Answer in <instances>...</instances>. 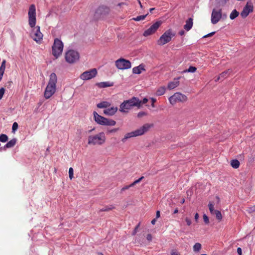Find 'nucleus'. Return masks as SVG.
Wrapping results in <instances>:
<instances>
[{
	"label": "nucleus",
	"mask_w": 255,
	"mask_h": 255,
	"mask_svg": "<svg viewBox=\"0 0 255 255\" xmlns=\"http://www.w3.org/2000/svg\"><path fill=\"white\" fill-rule=\"evenodd\" d=\"M118 111L117 107H112L108 109H106L104 110V113L106 115L108 116H113Z\"/></svg>",
	"instance_id": "a211bd4d"
},
{
	"label": "nucleus",
	"mask_w": 255,
	"mask_h": 255,
	"mask_svg": "<svg viewBox=\"0 0 255 255\" xmlns=\"http://www.w3.org/2000/svg\"><path fill=\"white\" fill-rule=\"evenodd\" d=\"M160 216V213L159 211H157L156 214V218H158Z\"/></svg>",
	"instance_id": "6e6d98bb"
},
{
	"label": "nucleus",
	"mask_w": 255,
	"mask_h": 255,
	"mask_svg": "<svg viewBox=\"0 0 255 255\" xmlns=\"http://www.w3.org/2000/svg\"><path fill=\"white\" fill-rule=\"evenodd\" d=\"M218 3L220 5H225L229 0H218Z\"/></svg>",
	"instance_id": "a18cd8bd"
},
{
	"label": "nucleus",
	"mask_w": 255,
	"mask_h": 255,
	"mask_svg": "<svg viewBox=\"0 0 255 255\" xmlns=\"http://www.w3.org/2000/svg\"><path fill=\"white\" fill-rule=\"evenodd\" d=\"M139 226H140V223H138V224L136 226V227H135V228H134V230H133V232H132V235L133 236L135 235L136 234L137 231V229H138V228L139 227Z\"/></svg>",
	"instance_id": "c03bdc74"
},
{
	"label": "nucleus",
	"mask_w": 255,
	"mask_h": 255,
	"mask_svg": "<svg viewBox=\"0 0 255 255\" xmlns=\"http://www.w3.org/2000/svg\"><path fill=\"white\" fill-rule=\"evenodd\" d=\"M151 102H152L151 106L152 108H154L155 107L154 103L156 102V100L155 98H151Z\"/></svg>",
	"instance_id": "8fccbe9b"
},
{
	"label": "nucleus",
	"mask_w": 255,
	"mask_h": 255,
	"mask_svg": "<svg viewBox=\"0 0 255 255\" xmlns=\"http://www.w3.org/2000/svg\"><path fill=\"white\" fill-rule=\"evenodd\" d=\"M138 0V2L139 4V5H140V7L142 8V5L140 1V0Z\"/></svg>",
	"instance_id": "e2e57ef3"
},
{
	"label": "nucleus",
	"mask_w": 255,
	"mask_h": 255,
	"mask_svg": "<svg viewBox=\"0 0 255 255\" xmlns=\"http://www.w3.org/2000/svg\"><path fill=\"white\" fill-rule=\"evenodd\" d=\"M63 50V42L58 38L55 39L54 41V43L52 47V51L53 55L56 58H57L60 55H61Z\"/></svg>",
	"instance_id": "423d86ee"
},
{
	"label": "nucleus",
	"mask_w": 255,
	"mask_h": 255,
	"mask_svg": "<svg viewBox=\"0 0 255 255\" xmlns=\"http://www.w3.org/2000/svg\"><path fill=\"white\" fill-rule=\"evenodd\" d=\"M184 34V31L183 30H182L179 32V34L180 35H183Z\"/></svg>",
	"instance_id": "680f3d73"
},
{
	"label": "nucleus",
	"mask_w": 255,
	"mask_h": 255,
	"mask_svg": "<svg viewBox=\"0 0 255 255\" xmlns=\"http://www.w3.org/2000/svg\"><path fill=\"white\" fill-rule=\"evenodd\" d=\"M171 255H180V253L176 251H172L171 253Z\"/></svg>",
	"instance_id": "864d4df0"
},
{
	"label": "nucleus",
	"mask_w": 255,
	"mask_h": 255,
	"mask_svg": "<svg viewBox=\"0 0 255 255\" xmlns=\"http://www.w3.org/2000/svg\"><path fill=\"white\" fill-rule=\"evenodd\" d=\"M253 5L251 3H249V2H248L241 13V16L243 18L246 17L251 12L253 11Z\"/></svg>",
	"instance_id": "f3484780"
},
{
	"label": "nucleus",
	"mask_w": 255,
	"mask_h": 255,
	"mask_svg": "<svg viewBox=\"0 0 255 255\" xmlns=\"http://www.w3.org/2000/svg\"><path fill=\"white\" fill-rule=\"evenodd\" d=\"M240 164V162L237 159H233L231 161V165L232 167L235 169L239 168Z\"/></svg>",
	"instance_id": "bb28decb"
},
{
	"label": "nucleus",
	"mask_w": 255,
	"mask_h": 255,
	"mask_svg": "<svg viewBox=\"0 0 255 255\" xmlns=\"http://www.w3.org/2000/svg\"><path fill=\"white\" fill-rule=\"evenodd\" d=\"M147 115V114L144 112H140L137 114V117L139 118H142V117Z\"/></svg>",
	"instance_id": "37998d69"
},
{
	"label": "nucleus",
	"mask_w": 255,
	"mask_h": 255,
	"mask_svg": "<svg viewBox=\"0 0 255 255\" xmlns=\"http://www.w3.org/2000/svg\"><path fill=\"white\" fill-rule=\"evenodd\" d=\"M16 143V139L15 138H13L6 143V144L4 146L3 148H11L15 145Z\"/></svg>",
	"instance_id": "b1692460"
},
{
	"label": "nucleus",
	"mask_w": 255,
	"mask_h": 255,
	"mask_svg": "<svg viewBox=\"0 0 255 255\" xmlns=\"http://www.w3.org/2000/svg\"><path fill=\"white\" fill-rule=\"evenodd\" d=\"M106 137L104 132H100L94 135H90L88 137V143L89 145H101L105 143Z\"/></svg>",
	"instance_id": "20e7f679"
},
{
	"label": "nucleus",
	"mask_w": 255,
	"mask_h": 255,
	"mask_svg": "<svg viewBox=\"0 0 255 255\" xmlns=\"http://www.w3.org/2000/svg\"><path fill=\"white\" fill-rule=\"evenodd\" d=\"M115 207L113 205H110L108 206H105L104 208L99 210V212H108L114 209Z\"/></svg>",
	"instance_id": "cd10ccee"
},
{
	"label": "nucleus",
	"mask_w": 255,
	"mask_h": 255,
	"mask_svg": "<svg viewBox=\"0 0 255 255\" xmlns=\"http://www.w3.org/2000/svg\"><path fill=\"white\" fill-rule=\"evenodd\" d=\"M152 239V237L151 235L150 234H148L146 237V239L147 240V241H148L149 242H150V241H151Z\"/></svg>",
	"instance_id": "603ef678"
},
{
	"label": "nucleus",
	"mask_w": 255,
	"mask_h": 255,
	"mask_svg": "<svg viewBox=\"0 0 255 255\" xmlns=\"http://www.w3.org/2000/svg\"><path fill=\"white\" fill-rule=\"evenodd\" d=\"M80 58L79 53L76 50H69L65 54V59L67 62L73 64L77 62Z\"/></svg>",
	"instance_id": "0eeeda50"
},
{
	"label": "nucleus",
	"mask_w": 255,
	"mask_h": 255,
	"mask_svg": "<svg viewBox=\"0 0 255 255\" xmlns=\"http://www.w3.org/2000/svg\"><path fill=\"white\" fill-rule=\"evenodd\" d=\"M232 72V70L231 69H228L227 70H226L221 73L220 75L217 78V79L215 80V81H218L220 79H225L230 74V73Z\"/></svg>",
	"instance_id": "6ab92c4d"
},
{
	"label": "nucleus",
	"mask_w": 255,
	"mask_h": 255,
	"mask_svg": "<svg viewBox=\"0 0 255 255\" xmlns=\"http://www.w3.org/2000/svg\"><path fill=\"white\" fill-rule=\"evenodd\" d=\"M161 21H157L150 26V27L144 31L143 35L144 36H148L154 33L159 26L161 25Z\"/></svg>",
	"instance_id": "4468645a"
},
{
	"label": "nucleus",
	"mask_w": 255,
	"mask_h": 255,
	"mask_svg": "<svg viewBox=\"0 0 255 255\" xmlns=\"http://www.w3.org/2000/svg\"><path fill=\"white\" fill-rule=\"evenodd\" d=\"M201 249V244L197 243L193 246V250L195 252H199Z\"/></svg>",
	"instance_id": "2f4dec72"
},
{
	"label": "nucleus",
	"mask_w": 255,
	"mask_h": 255,
	"mask_svg": "<svg viewBox=\"0 0 255 255\" xmlns=\"http://www.w3.org/2000/svg\"><path fill=\"white\" fill-rule=\"evenodd\" d=\"M209 210L212 214H214V211H216L215 210H214V205L213 202H210L208 205Z\"/></svg>",
	"instance_id": "f704fd0d"
},
{
	"label": "nucleus",
	"mask_w": 255,
	"mask_h": 255,
	"mask_svg": "<svg viewBox=\"0 0 255 255\" xmlns=\"http://www.w3.org/2000/svg\"><path fill=\"white\" fill-rule=\"evenodd\" d=\"M131 186H130V185H127V186H125V187H123L122 189H121V192H123V191H125L126 190H128V189L130 187H131Z\"/></svg>",
	"instance_id": "de8ad7c7"
},
{
	"label": "nucleus",
	"mask_w": 255,
	"mask_h": 255,
	"mask_svg": "<svg viewBox=\"0 0 255 255\" xmlns=\"http://www.w3.org/2000/svg\"><path fill=\"white\" fill-rule=\"evenodd\" d=\"M185 221L188 226H190L191 225V221L190 219L186 218L185 219Z\"/></svg>",
	"instance_id": "3c124183"
},
{
	"label": "nucleus",
	"mask_w": 255,
	"mask_h": 255,
	"mask_svg": "<svg viewBox=\"0 0 255 255\" xmlns=\"http://www.w3.org/2000/svg\"><path fill=\"white\" fill-rule=\"evenodd\" d=\"M193 24V19L192 18H189L186 21V24L184 26V29L187 31H189L192 27Z\"/></svg>",
	"instance_id": "4be33fe9"
},
{
	"label": "nucleus",
	"mask_w": 255,
	"mask_h": 255,
	"mask_svg": "<svg viewBox=\"0 0 255 255\" xmlns=\"http://www.w3.org/2000/svg\"><path fill=\"white\" fill-rule=\"evenodd\" d=\"M214 214H215L216 218L219 220V221H221L222 220V215L220 211L216 210V211H214Z\"/></svg>",
	"instance_id": "7c9ffc66"
},
{
	"label": "nucleus",
	"mask_w": 255,
	"mask_h": 255,
	"mask_svg": "<svg viewBox=\"0 0 255 255\" xmlns=\"http://www.w3.org/2000/svg\"><path fill=\"white\" fill-rule=\"evenodd\" d=\"M97 255H103V253H100V252H99V253H97Z\"/></svg>",
	"instance_id": "774afa93"
},
{
	"label": "nucleus",
	"mask_w": 255,
	"mask_h": 255,
	"mask_svg": "<svg viewBox=\"0 0 255 255\" xmlns=\"http://www.w3.org/2000/svg\"><path fill=\"white\" fill-rule=\"evenodd\" d=\"M203 220H204V222H205V223L206 224H208L209 223V218H208V217L206 215H205V214H204V215H203Z\"/></svg>",
	"instance_id": "a19ab883"
},
{
	"label": "nucleus",
	"mask_w": 255,
	"mask_h": 255,
	"mask_svg": "<svg viewBox=\"0 0 255 255\" xmlns=\"http://www.w3.org/2000/svg\"><path fill=\"white\" fill-rule=\"evenodd\" d=\"M187 100V97L186 95L179 92L175 93L173 95L169 98L170 103L174 105L178 102H185Z\"/></svg>",
	"instance_id": "9d476101"
},
{
	"label": "nucleus",
	"mask_w": 255,
	"mask_h": 255,
	"mask_svg": "<svg viewBox=\"0 0 255 255\" xmlns=\"http://www.w3.org/2000/svg\"><path fill=\"white\" fill-rule=\"evenodd\" d=\"M247 211L250 213L255 212V205L249 207Z\"/></svg>",
	"instance_id": "ea45409f"
},
{
	"label": "nucleus",
	"mask_w": 255,
	"mask_h": 255,
	"mask_svg": "<svg viewBox=\"0 0 255 255\" xmlns=\"http://www.w3.org/2000/svg\"><path fill=\"white\" fill-rule=\"evenodd\" d=\"M185 202V199H182L181 201V204H183Z\"/></svg>",
	"instance_id": "69168bd1"
},
{
	"label": "nucleus",
	"mask_w": 255,
	"mask_h": 255,
	"mask_svg": "<svg viewBox=\"0 0 255 255\" xmlns=\"http://www.w3.org/2000/svg\"><path fill=\"white\" fill-rule=\"evenodd\" d=\"M57 81V78L55 73H51L44 93V96L46 99H49L55 93Z\"/></svg>",
	"instance_id": "f257e3e1"
},
{
	"label": "nucleus",
	"mask_w": 255,
	"mask_h": 255,
	"mask_svg": "<svg viewBox=\"0 0 255 255\" xmlns=\"http://www.w3.org/2000/svg\"><path fill=\"white\" fill-rule=\"evenodd\" d=\"M140 103L139 104V108L141 107L142 104H144L148 102V99L146 98H144L142 101L139 100Z\"/></svg>",
	"instance_id": "79ce46f5"
},
{
	"label": "nucleus",
	"mask_w": 255,
	"mask_h": 255,
	"mask_svg": "<svg viewBox=\"0 0 255 255\" xmlns=\"http://www.w3.org/2000/svg\"><path fill=\"white\" fill-rule=\"evenodd\" d=\"M110 12V8L105 5L99 6L96 10L95 15L97 18H101L103 16L109 14Z\"/></svg>",
	"instance_id": "f8f14e48"
},
{
	"label": "nucleus",
	"mask_w": 255,
	"mask_h": 255,
	"mask_svg": "<svg viewBox=\"0 0 255 255\" xmlns=\"http://www.w3.org/2000/svg\"><path fill=\"white\" fill-rule=\"evenodd\" d=\"M18 124L16 122H14L12 127V132H15V130H16L18 128Z\"/></svg>",
	"instance_id": "4c0bfd02"
},
{
	"label": "nucleus",
	"mask_w": 255,
	"mask_h": 255,
	"mask_svg": "<svg viewBox=\"0 0 255 255\" xmlns=\"http://www.w3.org/2000/svg\"><path fill=\"white\" fill-rule=\"evenodd\" d=\"M97 74V69L93 68L83 72L80 75V78L83 80H89L96 77Z\"/></svg>",
	"instance_id": "ddd939ff"
},
{
	"label": "nucleus",
	"mask_w": 255,
	"mask_h": 255,
	"mask_svg": "<svg viewBox=\"0 0 255 255\" xmlns=\"http://www.w3.org/2000/svg\"><path fill=\"white\" fill-rule=\"evenodd\" d=\"M99 88H103L108 87H111L113 86V83H110L109 82H102L100 83H97L96 84Z\"/></svg>",
	"instance_id": "5701e85b"
},
{
	"label": "nucleus",
	"mask_w": 255,
	"mask_h": 255,
	"mask_svg": "<svg viewBox=\"0 0 255 255\" xmlns=\"http://www.w3.org/2000/svg\"><path fill=\"white\" fill-rule=\"evenodd\" d=\"M151 127H152V125L145 124L139 128L131 132L127 133L125 135L124 137L122 139L121 141L123 143H125L128 138L142 135L148 131Z\"/></svg>",
	"instance_id": "f03ea898"
},
{
	"label": "nucleus",
	"mask_w": 255,
	"mask_h": 255,
	"mask_svg": "<svg viewBox=\"0 0 255 255\" xmlns=\"http://www.w3.org/2000/svg\"><path fill=\"white\" fill-rule=\"evenodd\" d=\"M73 169L72 168V167H70L69 169V177L70 178V179H72L74 176V173H73Z\"/></svg>",
	"instance_id": "58836bf2"
},
{
	"label": "nucleus",
	"mask_w": 255,
	"mask_h": 255,
	"mask_svg": "<svg viewBox=\"0 0 255 255\" xmlns=\"http://www.w3.org/2000/svg\"><path fill=\"white\" fill-rule=\"evenodd\" d=\"M198 218H199V215L198 213H196L195 215V219L196 222H198Z\"/></svg>",
	"instance_id": "4d7b16f0"
},
{
	"label": "nucleus",
	"mask_w": 255,
	"mask_h": 255,
	"mask_svg": "<svg viewBox=\"0 0 255 255\" xmlns=\"http://www.w3.org/2000/svg\"><path fill=\"white\" fill-rule=\"evenodd\" d=\"M154 9H155L154 8H150V9H149L150 12H151L153 10H154Z\"/></svg>",
	"instance_id": "338daca9"
},
{
	"label": "nucleus",
	"mask_w": 255,
	"mask_h": 255,
	"mask_svg": "<svg viewBox=\"0 0 255 255\" xmlns=\"http://www.w3.org/2000/svg\"><path fill=\"white\" fill-rule=\"evenodd\" d=\"M143 178H144L143 176H142V177H140L139 179L135 180L133 183L130 184V186H133L136 184H137V183H139Z\"/></svg>",
	"instance_id": "e433bc0d"
},
{
	"label": "nucleus",
	"mask_w": 255,
	"mask_h": 255,
	"mask_svg": "<svg viewBox=\"0 0 255 255\" xmlns=\"http://www.w3.org/2000/svg\"><path fill=\"white\" fill-rule=\"evenodd\" d=\"M139 99L135 97L124 101L120 106L119 111L122 113H128V111L133 107H136L139 108Z\"/></svg>",
	"instance_id": "7ed1b4c3"
},
{
	"label": "nucleus",
	"mask_w": 255,
	"mask_h": 255,
	"mask_svg": "<svg viewBox=\"0 0 255 255\" xmlns=\"http://www.w3.org/2000/svg\"><path fill=\"white\" fill-rule=\"evenodd\" d=\"M115 65L118 69L125 70L131 68V64L130 62L124 58H120L116 61Z\"/></svg>",
	"instance_id": "9b49d317"
},
{
	"label": "nucleus",
	"mask_w": 255,
	"mask_h": 255,
	"mask_svg": "<svg viewBox=\"0 0 255 255\" xmlns=\"http://www.w3.org/2000/svg\"><path fill=\"white\" fill-rule=\"evenodd\" d=\"M178 212V208H176V209L174 210L173 213H174V214H176V213H177Z\"/></svg>",
	"instance_id": "052dcab7"
},
{
	"label": "nucleus",
	"mask_w": 255,
	"mask_h": 255,
	"mask_svg": "<svg viewBox=\"0 0 255 255\" xmlns=\"http://www.w3.org/2000/svg\"><path fill=\"white\" fill-rule=\"evenodd\" d=\"M5 60H3L1 63V65L0 67V73H4L5 69Z\"/></svg>",
	"instance_id": "72a5a7b5"
},
{
	"label": "nucleus",
	"mask_w": 255,
	"mask_h": 255,
	"mask_svg": "<svg viewBox=\"0 0 255 255\" xmlns=\"http://www.w3.org/2000/svg\"><path fill=\"white\" fill-rule=\"evenodd\" d=\"M145 70L144 66L143 64H140L139 66L133 68L132 72L134 74H139L142 71Z\"/></svg>",
	"instance_id": "412c9836"
},
{
	"label": "nucleus",
	"mask_w": 255,
	"mask_h": 255,
	"mask_svg": "<svg viewBox=\"0 0 255 255\" xmlns=\"http://www.w3.org/2000/svg\"><path fill=\"white\" fill-rule=\"evenodd\" d=\"M8 140V136L5 134H0V141L2 142H5Z\"/></svg>",
	"instance_id": "473e14b6"
},
{
	"label": "nucleus",
	"mask_w": 255,
	"mask_h": 255,
	"mask_svg": "<svg viewBox=\"0 0 255 255\" xmlns=\"http://www.w3.org/2000/svg\"><path fill=\"white\" fill-rule=\"evenodd\" d=\"M165 92V87L164 86L159 87L156 92L157 96L163 95Z\"/></svg>",
	"instance_id": "a878e982"
},
{
	"label": "nucleus",
	"mask_w": 255,
	"mask_h": 255,
	"mask_svg": "<svg viewBox=\"0 0 255 255\" xmlns=\"http://www.w3.org/2000/svg\"><path fill=\"white\" fill-rule=\"evenodd\" d=\"M28 24L31 27H34L36 24V8L35 5L31 4L28 9Z\"/></svg>",
	"instance_id": "1a4fd4ad"
},
{
	"label": "nucleus",
	"mask_w": 255,
	"mask_h": 255,
	"mask_svg": "<svg viewBox=\"0 0 255 255\" xmlns=\"http://www.w3.org/2000/svg\"><path fill=\"white\" fill-rule=\"evenodd\" d=\"M5 90L3 88H1L0 89V100L2 99Z\"/></svg>",
	"instance_id": "49530a36"
},
{
	"label": "nucleus",
	"mask_w": 255,
	"mask_h": 255,
	"mask_svg": "<svg viewBox=\"0 0 255 255\" xmlns=\"http://www.w3.org/2000/svg\"><path fill=\"white\" fill-rule=\"evenodd\" d=\"M179 78L175 79L173 81L169 82L167 86L168 89L169 90H172L178 86L179 85Z\"/></svg>",
	"instance_id": "aec40b11"
},
{
	"label": "nucleus",
	"mask_w": 255,
	"mask_h": 255,
	"mask_svg": "<svg viewBox=\"0 0 255 255\" xmlns=\"http://www.w3.org/2000/svg\"><path fill=\"white\" fill-rule=\"evenodd\" d=\"M239 15V12L236 9H234L230 15V18L233 20L236 18Z\"/></svg>",
	"instance_id": "c85d7f7f"
},
{
	"label": "nucleus",
	"mask_w": 255,
	"mask_h": 255,
	"mask_svg": "<svg viewBox=\"0 0 255 255\" xmlns=\"http://www.w3.org/2000/svg\"><path fill=\"white\" fill-rule=\"evenodd\" d=\"M148 14V13H147L145 15L137 16L136 17H133L132 18V20H133L134 21H137L144 20Z\"/></svg>",
	"instance_id": "c756f323"
},
{
	"label": "nucleus",
	"mask_w": 255,
	"mask_h": 255,
	"mask_svg": "<svg viewBox=\"0 0 255 255\" xmlns=\"http://www.w3.org/2000/svg\"><path fill=\"white\" fill-rule=\"evenodd\" d=\"M156 221V218H155V219H153V220L151 221V224H152V225H154V224L155 223Z\"/></svg>",
	"instance_id": "bf43d9fd"
},
{
	"label": "nucleus",
	"mask_w": 255,
	"mask_h": 255,
	"mask_svg": "<svg viewBox=\"0 0 255 255\" xmlns=\"http://www.w3.org/2000/svg\"><path fill=\"white\" fill-rule=\"evenodd\" d=\"M35 28V30H33L31 33V36L34 41L38 42L42 40L43 34L40 31V26H37Z\"/></svg>",
	"instance_id": "dca6fc26"
},
{
	"label": "nucleus",
	"mask_w": 255,
	"mask_h": 255,
	"mask_svg": "<svg viewBox=\"0 0 255 255\" xmlns=\"http://www.w3.org/2000/svg\"><path fill=\"white\" fill-rule=\"evenodd\" d=\"M3 75V73H0V81H1V80L2 78Z\"/></svg>",
	"instance_id": "0e129e2a"
},
{
	"label": "nucleus",
	"mask_w": 255,
	"mask_h": 255,
	"mask_svg": "<svg viewBox=\"0 0 255 255\" xmlns=\"http://www.w3.org/2000/svg\"><path fill=\"white\" fill-rule=\"evenodd\" d=\"M237 253L239 255H242V249L241 248H238L237 249Z\"/></svg>",
	"instance_id": "5fc2aeb1"
},
{
	"label": "nucleus",
	"mask_w": 255,
	"mask_h": 255,
	"mask_svg": "<svg viewBox=\"0 0 255 255\" xmlns=\"http://www.w3.org/2000/svg\"><path fill=\"white\" fill-rule=\"evenodd\" d=\"M174 36L175 34L173 33L172 30L168 29L160 37L157 41V44L160 46L163 45L169 42Z\"/></svg>",
	"instance_id": "6e6552de"
},
{
	"label": "nucleus",
	"mask_w": 255,
	"mask_h": 255,
	"mask_svg": "<svg viewBox=\"0 0 255 255\" xmlns=\"http://www.w3.org/2000/svg\"><path fill=\"white\" fill-rule=\"evenodd\" d=\"M196 70L197 68L195 67L190 66L188 69L185 70L184 72L194 73L196 71Z\"/></svg>",
	"instance_id": "c9c22d12"
},
{
	"label": "nucleus",
	"mask_w": 255,
	"mask_h": 255,
	"mask_svg": "<svg viewBox=\"0 0 255 255\" xmlns=\"http://www.w3.org/2000/svg\"><path fill=\"white\" fill-rule=\"evenodd\" d=\"M95 122L99 125L103 126H114L116 122L114 120L107 119L99 115L96 112L93 113Z\"/></svg>",
	"instance_id": "39448f33"
},
{
	"label": "nucleus",
	"mask_w": 255,
	"mask_h": 255,
	"mask_svg": "<svg viewBox=\"0 0 255 255\" xmlns=\"http://www.w3.org/2000/svg\"><path fill=\"white\" fill-rule=\"evenodd\" d=\"M215 33V32H212L206 35H204L203 38H206V37H211V36H212L213 35H214V34Z\"/></svg>",
	"instance_id": "09e8293b"
},
{
	"label": "nucleus",
	"mask_w": 255,
	"mask_h": 255,
	"mask_svg": "<svg viewBox=\"0 0 255 255\" xmlns=\"http://www.w3.org/2000/svg\"><path fill=\"white\" fill-rule=\"evenodd\" d=\"M111 106V104L107 101H103L97 104V107L98 108H107Z\"/></svg>",
	"instance_id": "393cba45"
},
{
	"label": "nucleus",
	"mask_w": 255,
	"mask_h": 255,
	"mask_svg": "<svg viewBox=\"0 0 255 255\" xmlns=\"http://www.w3.org/2000/svg\"><path fill=\"white\" fill-rule=\"evenodd\" d=\"M222 18V9H213L211 14V22L213 24L217 23Z\"/></svg>",
	"instance_id": "2eb2a0df"
},
{
	"label": "nucleus",
	"mask_w": 255,
	"mask_h": 255,
	"mask_svg": "<svg viewBox=\"0 0 255 255\" xmlns=\"http://www.w3.org/2000/svg\"><path fill=\"white\" fill-rule=\"evenodd\" d=\"M119 129V128H114L111 130H109V132H116L117 131H118Z\"/></svg>",
	"instance_id": "13d9d810"
}]
</instances>
